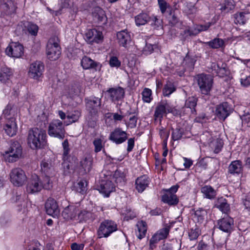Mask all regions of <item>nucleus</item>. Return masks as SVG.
Here are the masks:
<instances>
[{"label": "nucleus", "mask_w": 250, "mask_h": 250, "mask_svg": "<svg viewBox=\"0 0 250 250\" xmlns=\"http://www.w3.org/2000/svg\"><path fill=\"white\" fill-rule=\"evenodd\" d=\"M46 136L44 130L37 127L33 128L28 132V144L32 149L40 148L44 145Z\"/></svg>", "instance_id": "obj_1"}, {"label": "nucleus", "mask_w": 250, "mask_h": 250, "mask_svg": "<svg viewBox=\"0 0 250 250\" xmlns=\"http://www.w3.org/2000/svg\"><path fill=\"white\" fill-rule=\"evenodd\" d=\"M200 92L204 95H207L209 94L212 89L213 79L209 75L200 74L195 77Z\"/></svg>", "instance_id": "obj_2"}, {"label": "nucleus", "mask_w": 250, "mask_h": 250, "mask_svg": "<svg viewBox=\"0 0 250 250\" xmlns=\"http://www.w3.org/2000/svg\"><path fill=\"white\" fill-rule=\"evenodd\" d=\"M22 155V148L20 143L17 141L11 143L8 148L5 151L3 157L5 160L13 163L19 160Z\"/></svg>", "instance_id": "obj_3"}, {"label": "nucleus", "mask_w": 250, "mask_h": 250, "mask_svg": "<svg viewBox=\"0 0 250 250\" xmlns=\"http://www.w3.org/2000/svg\"><path fill=\"white\" fill-rule=\"evenodd\" d=\"M65 133L63 124L60 120L54 119L49 124L48 134L50 136L62 140L65 137Z\"/></svg>", "instance_id": "obj_4"}, {"label": "nucleus", "mask_w": 250, "mask_h": 250, "mask_svg": "<svg viewBox=\"0 0 250 250\" xmlns=\"http://www.w3.org/2000/svg\"><path fill=\"white\" fill-rule=\"evenodd\" d=\"M59 42L58 38L54 37L49 39L47 44L46 55L47 58L51 61L57 60L61 55V47Z\"/></svg>", "instance_id": "obj_5"}, {"label": "nucleus", "mask_w": 250, "mask_h": 250, "mask_svg": "<svg viewBox=\"0 0 250 250\" xmlns=\"http://www.w3.org/2000/svg\"><path fill=\"white\" fill-rule=\"evenodd\" d=\"M117 230V225L113 221L105 220L102 222L98 230L97 234L100 238L107 237Z\"/></svg>", "instance_id": "obj_6"}, {"label": "nucleus", "mask_w": 250, "mask_h": 250, "mask_svg": "<svg viewBox=\"0 0 250 250\" xmlns=\"http://www.w3.org/2000/svg\"><path fill=\"white\" fill-rule=\"evenodd\" d=\"M175 108L167 101H162L158 103L154 112L155 120L158 119L160 122L164 116L168 113H174Z\"/></svg>", "instance_id": "obj_7"}, {"label": "nucleus", "mask_w": 250, "mask_h": 250, "mask_svg": "<svg viewBox=\"0 0 250 250\" xmlns=\"http://www.w3.org/2000/svg\"><path fill=\"white\" fill-rule=\"evenodd\" d=\"M44 69V64L42 62L40 61L35 62L29 66L28 76L31 79L40 81L42 78Z\"/></svg>", "instance_id": "obj_8"}, {"label": "nucleus", "mask_w": 250, "mask_h": 250, "mask_svg": "<svg viewBox=\"0 0 250 250\" xmlns=\"http://www.w3.org/2000/svg\"><path fill=\"white\" fill-rule=\"evenodd\" d=\"M10 180L16 186H22L26 180L24 172L20 168H13L10 174Z\"/></svg>", "instance_id": "obj_9"}, {"label": "nucleus", "mask_w": 250, "mask_h": 250, "mask_svg": "<svg viewBox=\"0 0 250 250\" xmlns=\"http://www.w3.org/2000/svg\"><path fill=\"white\" fill-rule=\"evenodd\" d=\"M232 111L233 109L230 105L227 102H224L217 106L215 114L220 120L224 121Z\"/></svg>", "instance_id": "obj_10"}, {"label": "nucleus", "mask_w": 250, "mask_h": 250, "mask_svg": "<svg viewBox=\"0 0 250 250\" xmlns=\"http://www.w3.org/2000/svg\"><path fill=\"white\" fill-rule=\"evenodd\" d=\"M169 227L167 226L158 230L149 240L150 248L154 249L156 247V244L160 240L167 238L169 234Z\"/></svg>", "instance_id": "obj_11"}, {"label": "nucleus", "mask_w": 250, "mask_h": 250, "mask_svg": "<svg viewBox=\"0 0 250 250\" xmlns=\"http://www.w3.org/2000/svg\"><path fill=\"white\" fill-rule=\"evenodd\" d=\"M42 189V181L37 175H33L28 181L26 186V191L28 193H35L40 192Z\"/></svg>", "instance_id": "obj_12"}, {"label": "nucleus", "mask_w": 250, "mask_h": 250, "mask_svg": "<svg viewBox=\"0 0 250 250\" xmlns=\"http://www.w3.org/2000/svg\"><path fill=\"white\" fill-rule=\"evenodd\" d=\"M6 54L12 57L20 58L23 54V47L19 42H12L6 48Z\"/></svg>", "instance_id": "obj_13"}, {"label": "nucleus", "mask_w": 250, "mask_h": 250, "mask_svg": "<svg viewBox=\"0 0 250 250\" xmlns=\"http://www.w3.org/2000/svg\"><path fill=\"white\" fill-rule=\"evenodd\" d=\"M85 37L86 42L91 44L100 43L103 39L102 32L95 28L87 30Z\"/></svg>", "instance_id": "obj_14"}, {"label": "nucleus", "mask_w": 250, "mask_h": 250, "mask_svg": "<svg viewBox=\"0 0 250 250\" xmlns=\"http://www.w3.org/2000/svg\"><path fill=\"white\" fill-rule=\"evenodd\" d=\"M127 139V134L125 131H123L121 128H116L111 132L109 139L116 144H121Z\"/></svg>", "instance_id": "obj_15"}, {"label": "nucleus", "mask_w": 250, "mask_h": 250, "mask_svg": "<svg viewBox=\"0 0 250 250\" xmlns=\"http://www.w3.org/2000/svg\"><path fill=\"white\" fill-rule=\"evenodd\" d=\"M45 208L47 214L53 217L58 216L60 209L58 204L54 199L49 198L45 202Z\"/></svg>", "instance_id": "obj_16"}, {"label": "nucleus", "mask_w": 250, "mask_h": 250, "mask_svg": "<svg viewBox=\"0 0 250 250\" xmlns=\"http://www.w3.org/2000/svg\"><path fill=\"white\" fill-rule=\"evenodd\" d=\"M218 228L222 231L230 233L232 229L233 220L231 217L226 216L218 221Z\"/></svg>", "instance_id": "obj_17"}, {"label": "nucleus", "mask_w": 250, "mask_h": 250, "mask_svg": "<svg viewBox=\"0 0 250 250\" xmlns=\"http://www.w3.org/2000/svg\"><path fill=\"white\" fill-rule=\"evenodd\" d=\"M115 189L114 186L111 181H102L98 190L104 197H108L111 192L114 191Z\"/></svg>", "instance_id": "obj_18"}, {"label": "nucleus", "mask_w": 250, "mask_h": 250, "mask_svg": "<svg viewBox=\"0 0 250 250\" xmlns=\"http://www.w3.org/2000/svg\"><path fill=\"white\" fill-rule=\"evenodd\" d=\"M79 208L76 205L66 207L62 212V216L66 220L75 219L77 217Z\"/></svg>", "instance_id": "obj_19"}, {"label": "nucleus", "mask_w": 250, "mask_h": 250, "mask_svg": "<svg viewBox=\"0 0 250 250\" xmlns=\"http://www.w3.org/2000/svg\"><path fill=\"white\" fill-rule=\"evenodd\" d=\"M107 92L112 102L118 101L124 98L125 91L123 88L118 87L109 88Z\"/></svg>", "instance_id": "obj_20"}, {"label": "nucleus", "mask_w": 250, "mask_h": 250, "mask_svg": "<svg viewBox=\"0 0 250 250\" xmlns=\"http://www.w3.org/2000/svg\"><path fill=\"white\" fill-rule=\"evenodd\" d=\"M118 42L120 45L126 47L131 41L130 33L127 30H123L117 33Z\"/></svg>", "instance_id": "obj_21"}, {"label": "nucleus", "mask_w": 250, "mask_h": 250, "mask_svg": "<svg viewBox=\"0 0 250 250\" xmlns=\"http://www.w3.org/2000/svg\"><path fill=\"white\" fill-rule=\"evenodd\" d=\"M150 182V179L146 175L139 177L135 182L136 189L139 192L142 193L148 186Z\"/></svg>", "instance_id": "obj_22"}, {"label": "nucleus", "mask_w": 250, "mask_h": 250, "mask_svg": "<svg viewBox=\"0 0 250 250\" xmlns=\"http://www.w3.org/2000/svg\"><path fill=\"white\" fill-rule=\"evenodd\" d=\"M92 16L93 20L98 22L105 23L107 18L104 11L99 6H96L92 9Z\"/></svg>", "instance_id": "obj_23"}, {"label": "nucleus", "mask_w": 250, "mask_h": 250, "mask_svg": "<svg viewBox=\"0 0 250 250\" xmlns=\"http://www.w3.org/2000/svg\"><path fill=\"white\" fill-rule=\"evenodd\" d=\"M233 17L235 24L244 25L250 19V12L248 11L237 12L233 15Z\"/></svg>", "instance_id": "obj_24"}, {"label": "nucleus", "mask_w": 250, "mask_h": 250, "mask_svg": "<svg viewBox=\"0 0 250 250\" xmlns=\"http://www.w3.org/2000/svg\"><path fill=\"white\" fill-rule=\"evenodd\" d=\"M0 8L7 14L14 13L16 9V5L12 0H0Z\"/></svg>", "instance_id": "obj_25"}, {"label": "nucleus", "mask_w": 250, "mask_h": 250, "mask_svg": "<svg viewBox=\"0 0 250 250\" xmlns=\"http://www.w3.org/2000/svg\"><path fill=\"white\" fill-rule=\"evenodd\" d=\"M13 75V70L6 66L2 67L0 69V82L6 83L10 81Z\"/></svg>", "instance_id": "obj_26"}, {"label": "nucleus", "mask_w": 250, "mask_h": 250, "mask_svg": "<svg viewBox=\"0 0 250 250\" xmlns=\"http://www.w3.org/2000/svg\"><path fill=\"white\" fill-rule=\"evenodd\" d=\"M81 65L84 69H94L97 70L99 63L95 62L90 58L84 56L81 60Z\"/></svg>", "instance_id": "obj_27"}, {"label": "nucleus", "mask_w": 250, "mask_h": 250, "mask_svg": "<svg viewBox=\"0 0 250 250\" xmlns=\"http://www.w3.org/2000/svg\"><path fill=\"white\" fill-rule=\"evenodd\" d=\"M162 200L163 202L169 205H175L178 203V199L177 196L171 192H166L163 195Z\"/></svg>", "instance_id": "obj_28"}, {"label": "nucleus", "mask_w": 250, "mask_h": 250, "mask_svg": "<svg viewBox=\"0 0 250 250\" xmlns=\"http://www.w3.org/2000/svg\"><path fill=\"white\" fill-rule=\"evenodd\" d=\"M5 133L10 137H12L16 134L17 126L15 119L12 118L7 123L4 128Z\"/></svg>", "instance_id": "obj_29"}, {"label": "nucleus", "mask_w": 250, "mask_h": 250, "mask_svg": "<svg viewBox=\"0 0 250 250\" xmlns=\"http://www.w3.org/2000/svg\"><path fill=\"white\" fill-rule=\"evenodd\" d=\"M41 170L46 176H52L54 175V169L51 164L46 161H42L41 164Z\"/></svg>", "instance_id": "obj_30"}, {"label": "nucleus", "mask_w": 250, "mask_h": 250, "mask_svg": "<svg viewBox=\"0 0 250 250\" xmlns=\"http://www.w3.org/2000/svg\"><path fill=\"white\" fill-rule=\"evenodd\" d=\"M150 20V17L145 13H141L135 17L136 25L138 26L144 25Z\"/></svg>", "instance_id": "obj_31"}, {"label": "nucleus", "mask_w": 250, "mask_h": 250, "mask_svg": "<svg viewBox=\"0 0 250 250\" xmlns=\"http://www.w3.org/2000/svg\"><path fill=\"white\" fill-rule=\"evenodd\" d=\"M242 170V164L240 161L232 162L229 167V172L231 174L240 173Z\"/></svg>", "instance_id": "obj_32"}, {"label": "nucleus", "mask_w": 250, "mask_h": 250, "mask_svg": "<svg viewBox=\"0 0 250 250\" xmlns=\"http://www.w3.org/2000/svg\"><path fill=\"white\" fill-rule=\"evenodd\" d=\"M215 206L225 213L229 210V206L227 203V200L223 197H220L217 199Z\"/></svg>", "instance_id": "obj_33"}, {"label": "nucleus", "mask_w": 250, "mask_h": 250, "mask_svg": "<svg viewBox=\"0 0 250 250\" xmlns=\"http://www.w3.org/2000/svg\"><path fill=\"white\" fill-rule=\"evenodd\" d=\"M80 165L85 172H89L92 167V158L90 156L85 157L81 160Z\"/></svg>", "instance_id": "obj_34"}, {"label": "nucleus", "mask_w": 250, "mask_h": 250, "mask_svg": "<svg viewBox=\"0 0 250 250\" xmlns=\"http://www.w3.org/2000/svg\"><path fill=\"white\" fill-rule=\"evenodd\" d=\"M201 192L205 197L213 199L216 196L215 190L210 186H205L202 188Z\"/></svg>", "instance_id": "obj_35"}, {"label": "nucleus", "mask_w": 250, "mask_h": 250, "mask_svg": "<svg viewBox=\"0 0 250 250\" xmlns=\"http://www.w3.org/2000/svg\"><path fill=\"white\" fill-rule=\"evenodd\" d=\"M80 115V112L78 111H74L73 112L69 113L66 116L67 120L65 121L64 124L68 125L75 123L78 120Z\"/></svg>", "instance_id": "obj_36"}, {"label": "nucleus", "mask_w": 250, "mask_h": 250, "mask_svg": "<svg viewBox=\"0 0 250 250\" xmlns=\"http://www.w3.org/2000/svg\"><path fill=\"white\" fill-rule=\"evenodd\" d=\"M136 226L139 231V234L137 236L138 238L141 239L146 235L147 230L146 224L145 221H141L138 222Z\"/></svg>", "instance_id": "obj_37"}, {"label": "nucleus", "mask_w": 250, "mask_h": 250, "mask_svg": "<svg viewBox=\"0 0 250 250\" xmlns=\"http://www.w3.org/2000/svg\"><path fill=\"white\" fill-rule=\"evenodd\" d=\"M235 6V4L233 0H226L222 4L220 10L225 12H229L232 10L234 8Z\"/></svg>", "instance_id": "obj_38"}, {"label": "nucleus", "mask_w": 250, "mask_h": 250, "mask_svg": "<svg viewBox=\"0 0 250 250\" xmlns=\"http://www.w3.org/2000/svg\"><path fill=\"white\" fill-rule=\"evenodd\" d=\"M197 104V99L194 97H189L186 101L185 108H189L192 113L195 112V107Z\"/></svg>", "instance_id": "obj_39"}, {"label": "nucleus", "mask_w": 250, "mask_h": 250, "mask_svg": "<svg viewBox=\"0 0 250 250\" xmlns=\"http://www.w3.org/2000/svg\"><path fill=\"white\" fill-rule=\"evenodd\" d=\"M206 43L211 48L214 49L219 48L224 46V41L219 38H215L210 42H206Z\"/></svg>", "instance_id": "obj_40"}, {"label": "nucleus", "mask_w": 250, "mask_h": 250, "mask_svg": "<svg viewBox=\"0 0 250 250\" xmlns=\"http://www.w3.org/2000/svg\"><path fill=\"white\" fill-rule=\"evenodd\" d=\"M176 90L174 85L170 83H167L163 89V93L165 96H169Z\"/></svg>", "instance_id": "obj_41"}, {"label": "nucleus", "mask_w": 250, "mask_h": 250, "mask_svg": "<svg viewBox=\"0 0 250 250\" xmlns=\"http://www.w3.org/2000/svg\"><path fill=\"white\" fill-rule=\"evenodd\" d=\"M142 99L144 102L150 103L152 99L151 96V90L147 88H145L142 93Z\"/></svg>", "instance_id": "obj_42"}, {"label": "nucleus", "mask_w": 250, "mask_h": 250, "mask_svg": "<svg viewBox=\"0 0 250 250\" xmlns=\"http://www.w3.org/2000/svg\"><path fill=\"white\" fill-rule=\"evenodd\" d=\"M93 144L94 146V151L96 153L101 151L104 146L103 141L101 138L95 139L93 141Z\"/></svg>", "instance_id": "obj_43"}, {"label": "nucleus", "mask_w": 250, "mask_h": 250, "mask_svg": "<svg viewBox=\"0 0 250 250\" xmlns=\"http://www.w3.org/2000/svg\"><path fill=\"white\" fill-rule=\"evenodd\" d=\"M51 176H45L42 181V189H50L53 187L52 182L50 180Z\"/></svg>", "instance_id": "obj_44"}, {"label": "nucleus", "mask_w": 250, "mask_h": 250, "mask_svg": "<svg viewBox=\"0 0 250 250\" xmlns=\"http://www.w3.org/2000/svg\"><path fill=\"white\" fill-rule=\"evenodd\" d=\"M26 28L28 32L33 36H36L39 30V27L36 24L29 22Z\"/></svg>", "instance_id": "obj_45"}, {"label": "nucleus", "mask_w": 250, "mask_h": 250, "mask_svg": "<svg viewBox=\"0 0 250 250\" xmlns=\"http://www.w3.org/2000/svg\"><path fill=\"white\" fill-rule=\"evenodd\" d=\"M210 146L212 148H214V152L215 153H218L221 150L223 146V144L221 140H217L211 142Z\"/></svg>", "instance_id": "obj_46"}, {"label": "nucleus", "mask_w": 250, "mask_h": 250, "mask_svg": "<svg viewBox=\"0 0 250 250\" xmlns=\"http://www.w3.org/2000/svg\"><path fill=\"white\" fill-rule=\"evenodd\" d=\"M167 19L168 21L169 24L171 26L175 25L179 21L178 18L172 11L170 12L168 15L167 16Z\"/></svg>", "instance_id": "obj_47"}, {"label": "nucleus", "mask_w": 250, "mask_h": 250, "mask_svg": "<svg viewBox=\"0 0 250 250\" xmlns=\"http://www.w3.org/2000/svg\"><path fill=\"white\" fill-rule=\"evenodd\" d=\"M113 178L117 183H122L124 182L125 175L123 173L116 170L113 175Z\"/></svg>", "instance_id": "obj_48"}, {"label": "nucleus", "mask_w": 250, "mask_h": 250, "mask_svg": "<svg viewBox=\"0 0 250 250\" xmlns=\"http://www.w3.org/2000/svg\"><path fill=\"white\" fill-rule=\"evenodd\" d=\"M151 25L155 27H161L162 26V20L157 18L156 16H152L150 17Z\"/></svg>", "instance_id": "obj_49"}, {"label": "nucleus", "mask_w": 250, "mask_h": 250, "mask_svg": "<svg viewBox=\"0 0 250 250\" xmlns=\"http://www.w3.org/2000/svg\"><path fill=\"white\" fill-rule=\"evenodd\" d=\"M91 105L93 106V109L100 107L101 105V99L94 98L93 100H90L87 103V106L90 107Z\"/></svg>", "instance_id": "obj_50"}, {"label": "nucleus", "mask_w": 250, "mask_h": 250, "mask_svg": "<svg viewBox=\"0 0 250 250\" xmlns=\"http://www.w3.org/2000/svg\"><path fill=\"white\" fill-rule=\"evenodd\" d=\"M138 120V118L135 115H133L130 117L129 119V121L127 123H126V125L127 127H129L131 128H135L137 125V122Z\"/></svg>", "instance_id": "obj_51"}, {"label": "nucleus", "mask_w": 250, "mask_h": 250, "mask_svg": "<svg viewBox=\"0 0 250 250\" xmlns=\"http://www.w3.org/2000/svg\"><path fill=\"white\" fill-rule=\"evenodd\" d=\"M159 7L162 14L166 12L169 4L165 0H158Z\"/></svg>", "instance_id": "obj_52"}, {"label": "nucleus", "mask_w": 250, "mask_h": 250, "mask_svg": "<svg viewBox=\"0 0 250 250\" xmlns=\"http://www.w3.org/2000/svg\"><path fill=\"white\" fill-rule=\"evenodd\" d=\"M199 234V230L198 229H192L188 233V236L190 240H194L198 238Z\"/></svg>", "instance_id": "obj_53"}, {"label": "nucleus", "mask_w": 250, "mask_h": 250, "mask_svg": "<svg viewBox=\"0 0 250 250\" xmlns=\"http://www.w3.org/2000/svg\"><path fill=\"white\" fill-rule=\"evenodd\" d=\"M182 136V131L179 128H176L173 130L172 133V138L174 141L178 140Z\"/></svg>", "instance_id": "obj_54"}, {"label": "nucleus", "mask_w": 250, "mask_h": 250, "mask_svg": "<svg viewBox=\"0 0 250 250\" xmlns=\"http://www.w3.org/2000/svg\"><path fill=\"white\" fill-rule=\"evenodd\" d=\"M217 74L220 77H224L228 74L227 64L225 63H221V68L217 71Z\"/></svg>", "instance_id": "obj_55"}, {"label": "nucleus", "mask_w": 250, "mask_h": 250, "mask_svg": "<svg viewBox=\"0 0 250 250\" xmlns=\"http://www.w3.org/2000/svg\"><path fill=\"white\" fill-rule=\"evenodd\" d=\"M76 188L79 192L83 194L86 190L85 182L84 181H81L78 182Z\"/></svg>", "instance_id": "obj_56"}, {"label": "nucleus", "mask_w": 250, "mask_h": 250, "mask_svg": "<svg viewBox=\"0 0 250 250\" xmlns=\"http://www.w3.org/2000/svg\"><path fill=\"white\" fill-rule=\"evenodd\" d=\"M109 64L111 67H118L121 65V62L116 57H112L109 60Z\"/></svg>", "instance_id": "obj_57"}, {"label": "nucleus", "mask_w": 250, "mask_h": 250, "mask_svg": "<svg viewBox=\"0 0 250 250\" xmlns=\"http://www.w3.org/2000/svg\"><path fill=\"white\" fill-rule=\"evenodd\" d=\"M206 214V211L202 208H199L195 211V215L199 217V220H203Z\"/></svg>", "instance_id": "obj_58"}, {"label": "nucleus", "mask_w": 250, "mask_h": 250, "mask_svg": "<svg viewBox=\"0 0 250 250\" xmlns=\"http://www.w3.org/2000/svg\"><path fill=\"white\" fill-rule=\"evenodd\" d=\"M87 213L88 212L87 211L80 210L79 209V211L78 212L77 215L78 219H79L81 222L84 220L86 219V215Z\"/></svg>", "instance_id": "obj_59"}, {"label": "nucleus", "mask_w": 250, "mask_h": 250, "mask_svg": "<svg viewBox=\"0 0 250 250\" xmlns=\"http://www.w3.org/2000/svg\"><path fill=\"white\" fill-rule=\"evenodd\" d=\"M194 62H195L193 59L188 57H186L184 60V63L188 64V67L190 69L193 67Z\"/></svg>", "instance_id": "obj_60"}, {"label": "nucleus", "mask_w": 250, "mask_h": 250, "mask_svg": "<svg viewBox=\"0 0 250 250\" xmlns=\"http://www.w3.org/2000/svg\"><path fill=\"white\" fill-rule=\"evenodd\" d=\"M159 135L162 140L168 139L169 132L167 131L166 129L162 128L160 130Z\"/></svg>", "instance_id": "obj_61"}, {"label": "nucleus", "mask_w": 250, "mask_h": 250, "mask_svg": "<svg viewBox=\"0 0 250 250\" xmlns=\"http://www.w3.org/2000/svg\"><path fill=\"white\" fill-rule=\"evenodd\" d=\"M240 82L241 84L244 86H248L250 85V75L242 77L240 79Z\"/></svg>", "instance_id": "obj_62"}, {"label": "nucleus", "mask_w": 250, "mask_h": 250, "mask_svg": "<svg viewBox=\"0 0 250 250\" xmlns=\"http://www.w3.org/2000/svg\"><path fill=\"white\" fill-rule=\"evenodd\" d=\"M62 145L63 148V155L66 156L69 152V144L67 140H65Z\"/></svg>", "instance_id": "obj_63"}, {"label": "nucleus", "mask_w": 250, "mask_h": 250, "mask_svg": "<svg viewBox=\"0 0 250 250\" xmlns=\"http://www.w3.org/2000/svg\"><path fill=\"white\" fill-rule=\"evenodd\" d=\"M71 248L72 250H83L84 248V244H78L75 243H73L71 245Z\"/></svg>", "instance_id": "obj_64"}]
</instances>
